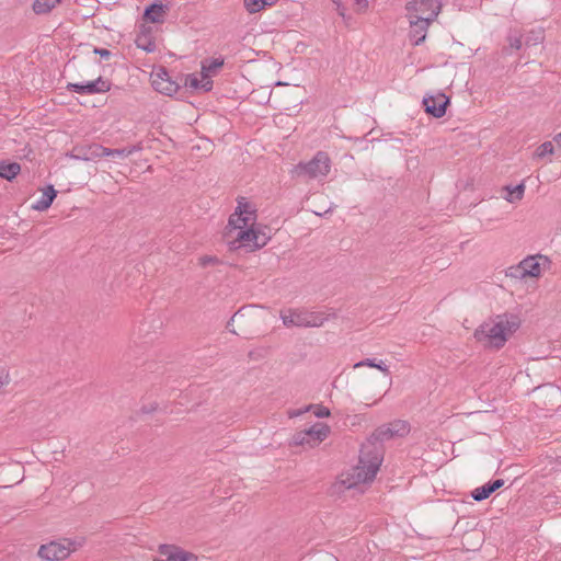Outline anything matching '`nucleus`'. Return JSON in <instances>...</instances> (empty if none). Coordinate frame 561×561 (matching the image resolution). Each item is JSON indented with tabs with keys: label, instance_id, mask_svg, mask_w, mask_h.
Here are the masks:
<instances>
[{
	"label": "nucleus",
	"instance_id": "37998d69",
	"mask_svg": "<svg viewBox=\"0 0 561 561\" xmlns=\"http://www.w3.org/2000/svg\"><path fill=\"white\" fill-rule=\"evenodd\" d=\"M218 262V259L216 256H203L201 257V265L202 266H207V265H210V264H215Z\"/></svg>",
	"mask_w": 561,
	"mask_h": 561
},
{
	"label": "nucleus",
	"instance_id": "9d476101",
	"mask_svg": "<svg viewBox=\"0 0 561 561\" xmlns=\"http://www.w3.org/2000/svg\"><path fill=\"white\" fill-rule=\"evenodd\" d=\"M105 147L100 144H89L76 146L73 148L71 157L78 160L92 161L99 158H103Z\"/></svg>",
	"mask_w": 561,
	"mask_h": 561
},
{
	"label": "nucleus",
	"instance_id": "9b49d317",
	"mask_svg": "<svg viewBox=\"0 0 561 561\" xmlns=\"http://www.w3.org/2000/svg\"><path fill=\"white\" fill-rule=\"evenodd\" d=\"M159 553L167 558L165 561H197V557L174 545H161Z\"/></svg>",
	"mask_w": 561,
	"mask_h": 561
},
{
	"label": "nucleus",
	"instance_id": "0eeeda50",
	"mask_svg": "<svg viewBox=\"0 0 561 561\" xmlns=\"http://www.w3.org/2000/svg\"><path fill=\"white\" fill-rule=\"evenodd\" d=\"M75 549V545L71 541H51L39 547L38 557L47 561H59L66 559Z\"/></svg>",
	"mask_w": 561,
	"mask_h": 561
},
{
	"label": "nucleus",
	"instance_id": "b1692460",
	"mask_svg": "<svg viewBox=\"0 0 561 561\" xmlns=\"http://www.w3.org/2000/svg\"><path fill=\"white\" fill-rule=\"evenodd\" d=\"M152 85H153L154 90H157L158 92L163 93L165 95H170V96L175 94L180 89L179 83L173 80L164 83L158 79H152Z\"/></svg>",
	"mask_w": 561,
	"mask_h": 561
},
{
	"label": "nucleus",
	"instance_id": "49530a36",
	"mask_svg": "<svg viewBox=\"0 0 561 561\" xmlns=\"http://www.w3.org/2000/svg\"><path fill=\"white\" fill-rule=\"evenodd\" d=\"M553 140L558 144V146H561V133L558 134Z\"/></svg>",
	"mask_w": 561,
	"mask_h": 561
},
{
	"label": "nucleus",
	"instance_id": "c9c22d12",
	"mask_svg": "<svg viewBox=\"0 0 561 561\" xmlns=\"http://www.w3.org/2000/svg\"><path fill=\"white\" fill-rule=\"evenodd\" d=\"M11 381L10 371L7 367L0 366V388L9 385Z\"/></svg>",
	"mask_w": 561,
	"mask_h": 561
},
{
	"label": "nucleus",
	"instance_id": "4be33fe9",
	"mask_svg": "<svg viewBox=\"0 0 561 561\" xmlns=\"http://www.w3.org/2000/svg\"><path fill=\"white\" fill-rule=\"evenodd\" d=\"M21 171V165L18 162H0V178L8 181L13 180Z\"/></svg>",
	"mask_w": 561,
	"mask_h": 561
},
{
	"label": "nucleus",
	"instance_id": "423d86ee",
	"mask_svg": "<svg viewBox=\"0 0 561 561\" xmlns=\"http://www.w3.org/2000/svg\"><path fill=\"white\" fill-rule=\"evenodd\" d=\"M300 173H305L310 178H324L331 169V160L327 152L318 151L316 156L307 163L298 165Z\"/></svg>",
	"mask_w": 561,
	"mask_h": 561
},
{
	"label": "nucleus",
	"instance_id": "6e6552de",
	"mask_svg": "<svg viewBox=\"0 0 561 561\" xmlns=\"http://www.w3.org/2000/svg\"><path fill=\"white\" fill-rule=\"evenodd\" d=\"M67 89L68 91L78 94L93 95L110 91L111 83L102 77H99L96 80L88 81L85 83H68Z\"/></svg>",
	"mask_w": 561,
	"mask_h": 561
},
{
	"label": "nucleus",
	"instance_id": "20e7f679",
	"mask_svg": "<svg viewBox=\"0 0 561 561\" xmlns=\"http://www.w3.org/2000/svg\"><path fill=\"white\" fill-rule=\"evenodd\" d=\"M255 209L244 202V198L238 202V206L233 214L230 215L227 229L228 233L232 231H240L248 228L255 220Z\"/></svg>",
	"mask_w": 561,
	"mask_h": 561
},
{
	"label": "nucleus",
	"instance_id": "ddd939ff",
	"mask_svg": "<svg viewBox=\"0 0 561 561\" xmlns=\"http://www.w3.org/2000/svg\"><path fill=\"white\" fill-rule=\"evenodd\" d=\"M503 485H504V480H502V479L490 481V482L474 489L472 491L471 495H472L473 500L480 502V501L488 499L493 492H495Z\"/></svg>",
	"mask_w": 561,
	"mask_h": 561
},
{
	"label": "nucleus",
	"instance_id": "f3484780",
	"mask_svg": "<svg viewBox=\"0 0 561 561\" xmlns=\"http://www.w3.org/2000/svg\"><path fill=\"white\" fill-rule=\"evenodd\" d=\"M57 196V191L53 185H47L41 198L32 206L33 209L44 211L50 207Z\"/></svg>",
	"mask_w": 561,
	"mask_h": 561
},
{
	"label": "nucleus",
	"instance_id": "39448f33",
	"mask_svg": "<svg viewBox=\"0 0 561 561\" xmlns=\"http://www.w3.org/2000/svg\"><path fill=\"white\" fill-rule=\"evenodd\" d=\"M410 19L428 18L433 22L442 9L440 0H413L407 5Z\"/></svg>",
	"mask_w": 561,
	"mask_h": 561
},
{
	"label": "nucleus",
	"instance_id": "dca6fc26",
	"mask_svg": "<svg viewBox=\"0 0 561 561\" xmlns=\"http://www.w3.org/2000/svg\"><path fill=\"white\" fill-rule=\"evenodd\" d=\"M411 431V426L408 421L393 420L388 422V439L394 437H404Z\"/></svg>",
	"mask_w": 561,
	"mask_h": 561
},
{
	"label": "nucleus",
	"instance_id": "f257e3e1",
	"mask_svg": "<svg viewBox=\"0 0 561 561\" xmlns=\"http://www.w3.org/2000/svg\"><path fill=\"white\" fill-rule=\"evenodd\" d=\"M381 434H383V432L381 427H379L377 434H374L367 443L363 444L358 465L341 473L339 480L333 485L335 492H343L351 489H360V492H363L362 485L375 479L383 460L382 449L377 446Z\"/></svg>",
	"mask_w": 561,
	"mask_h": 561
},
{
	"label": "nucleus",
	"instance_id": "a211bd4d",
	"mask_svg": "<svg viewBox=\"0 0 561 561\" xmlns=\"http://www.w3.org/2000/svg\"><path fill=\"white\" fill-rule=\"evenodd\" d=\"M135 43L138 48L147 53H152L157 48L156 42L151 38L149 31L145 26L137 34Z\"/></svg>",
	"mask_w": 561,
	"mask_h": 561
},
{
	"label": "nucleus",
	"instance_id": "5701e85b",
	"mask_svg": "<svg viewBox=\"0 0 561 561\" xmlns=\"http://www.w3.org/2000/svg\"><path fill=\"white\" fill-rule=\"evenodd\" d=\"M525 184L522 182L519 184H517L516 186L512 187V186H505L503 188V191L506 192V194L504 195V198L508 202V203H516V202H519L523 199L524 197V194H525Z\"/></svg>",
	"mask_w": 561,
	"mask_h": 561
},
{
	"label": "nucleus",
	"instance_id": "a19ab883",
	"mask_svg": "<svg viewBox=\"0 0 561 561\" xmlns=\"http://www.w3.org/2000/svg\"><path fill=\"white\" fill-rule=\"evenodd\" d=\"M243 313H242V309H239L232 317L231 319L228 321L227 323V329L231 332V333H236L234 329H233V321L236 318L238 317H242Z\"/></svg>",
	"mask_w": 561,
	"mask_h": 561
},
{
	"label": "nucleus",
	"instance_id": "a18cd8bd",
	"mask_svg": "<svg viewBox=\"0 0 561 561\" xmlns=\"http://www.w3.org/2000/svg\"><path fill=\"white\" fill-rule=\"evenodd\" d=\"M335 3L337 4V11H339L340 15L344 16V11H343L344 8H342L341 3H339V2H335Z\"/></svg>",
	"mask_w": 561,
	"mask_h": 561
},
{
	"label": "nucleus",
	"instance_id": "aec40b11",
	"mask_svg": "<svg viewBox=\"0 0 561 561\" xmlns=\"http://www.w3.org/2000/svg\"><path fill=\"white\" fill-rule=\"evenodd\" d=\"M141 145L128 146L119 149H110L105 147L104 157L125 159L131 156L134 152L141 150Z\"/></svg>",
	"mask_w": 561,
	"mask_h": 561
},
{
	"label": "nucleus",
	"instance_id": "79ce46f5",
	"mask_svg": "<svg viewBox=\"0 0 561 561\" xmlns=\"http://www.w3.org/2000/svg\"><path fill=\"white\" fill-rule=\"evenodd\" d=\"M93 53L105 59L110 58V56L112 55V53L108 49L99 47H95L93 49Z\"/></svg>",
	"mask_w": 561,
	"mask_h": 561
},
{
	"label": "nucleus",
	"instance_id": "c756f323",
	"mask_svg": "<svg viewBox=\"0 0 561 561\" xmlns=\"http://www.w3.org/2000/svg\"><path fill=\"white\" fill-rule=\"evenodd\" d=\"M293 444L296 446H309L310 447V437L307 430L299 431L293 436Z\"/></svg>",
	"mask_w": 561,
	"mask_h": 561
},
{
	"label": "nucleus",
	"instance_id": "2eb2a0df",
	"mask_svg": "<svg viewBox=\"0 0 561 561\" xmlns=\"http://www.w3.org/2000/svg\"><path fill=\"white\" fill-rule=\"evenodd\" d=\"M169 11V7L162 3L150 4L144 13V18L151 23H161Z\"/></svg>",
	"mask_w": 561,
	"mask_h": 561
},
{
	"label": "nucleus",
	"instance_id": "cd10ccee",
	"mask_svg": "<svg viewBox=\"0 0 561 561\" xmlns=\"http://www.w3.org/2000/svg\"><path fill=\"white\" fill-rule=\"evenodd\" d=\"M545 39V34L542 28L531 30L525 39V44L529 45H538L542 43Z\"/></svg>",
	"mask_w": 561,
	"mask_h": 561
},
{
	"label": "nucleus",
	"instance_id": "c85d7f7f",
	"mask_svg": "<svg viewBox=\"0 0 561 561\" xmlns=\"http://www.w3.org/2000/svg\"><path fill=\"white\" fill-rule=\"evenodd\" d=\"M364 366L374 367V368H377V369H379L381 371H386L385 363L381 359L366 358L364 360H360V362L356 363L354 365V368L364 367Z\"/></svg>",
	"mask_w": 561,
	"mask_h": 561
},
{
	"label": "nucleus",
	"instance_id": "f03ea898",
	"mask_svg": "<svg viewBox=\"0 0 561 561\" xmlns=\"http://www.w3.org/2000/svg\"><path fill=\"white\" fill-rule=\"evenodd\" d=\"M520 325V320L515 314H500L492 322L481 324L474 332V337L488 346L502 347Z\"/></svg>",
	"mask_w": 561,
	"mask_h": 561
},
{
	"label": "nucleus",
	"instance_id": "4468645a",
	"mask_svg": "<svg viewBox=\"0 0 561 561\" xmlns=\"http://www.w3.org/2000/svg\"><path fill=\"white\" fill-rule=\"evenodd\" d=\"M310 437V447H314L323 442L330 434V426L318 422L307 430Z\"/></svg>",
	"mask_w": 561,
	"mask_h": 561
},
{
	"label": "nucleus",
	"instance_id": "f8f14e48",
	"mask_svg": "<svg viewBox=\"0 0 561 561\" xmlns=\"http://www.w3.org/2000/svg\"><path fill=\"white\" fill-rule=\"evenodd\" d=\"M432 22H428V18L422 16L419 19H410V39L412 45L417 46L423 43L426 38V32Z\"/></svg>",
	"mask_w": 561,
	"mask_h": 561
},
{
	"label": "nucleus",
	"instance_id": "393cba45",
	"mask_svg": "<svg viewBox=\"0 0 561 561\" xmlns=\"http://www.w3.org/2000/svg\"><path fill=\"white\" fill-rule=\"evenodd\" d=\"M224 58H210L202 61L201 75L215 76L219 68L224 66Z\"/></svg>",
	"mask_w": 561,
	"mask_h": 561
},
{
	"label": "nucleus",
	"instance_id": "f704fd0d",
	"mask_svg": "<svg viewBox=\"0 0 561 561\" xmlns=\"http://www.w3.org/2000/svg\"><path fill=\"white\" fill-rule=\"evenodd\" d=\"M202 78L199 79V83H201V90H203L204 92H208L213 89V80H211V76H208V75H201Z\"/></svg>",
	"mask_w": 561,
	"mask_h": 561
},
{
	"label": "nucleus",
	"instance_id": "7c9ffc66",
	"mask_svg": "<svg viewBox=\"0 0 561 561\" xmlns=\"http://www.w3.org/2000/svg\"><path fill=\"white\" fill-rule=\"evenodd\" d=\"M506 276L515 279H524L526 276L522 262L517 265L510 266L506 271Z\"/></svg>",
	"mask_w": 561,
	"mask_h": 561
},
{
	"label": "nucleus",
	"instance_id": "4c0bfd02",
	"mask_svg": "<svg viewBox=\"0 0 561 561\" xmlns=\"http://www.w3.org/2000/svg\"><path fill=\"white\" fill-rule=\"evenodd\" d=\"M153 79H158L164 83L172 80L170 77V73L168 72V70L165 68L159 69V71H157L154 73Z\"/></svg>",
	"mask_w": 561,
	"mask_h": 561
},
{
	"label": "nucleus",
	"instance_id": "58836bf2",
	"mask_svg": "<svg viewBox=\"0 0 561 561\" xmlns=\"http://www.w3.org/2000/svg\"><path fill=\"white\" fill-rule=\"evenodd\" d=\"M313 414L317 417H328L330 416V410L323 405H313Z\"/></svg>",
	"mask_w": 561,
	"mask_h": 561
},
{
	"label": "nucleus",
	"instance_id": "7ed1b4c3",
	"mask_svg": "<svg viewBox=\"0 0 561 561\" xmlns=\"http://www.w3.org/2000/svg\"><path fill=\"white\" fill-rule=\"evenodd\" d=\"M330 317H335V314H325L323 312L304 309H288L280 312L283 324L287 328H319L322 327Z\"/></svg>",
	"mask_w": 561,
	"mask_h": 561
},
{
	"label": "nucleus",
	"instance_id": "6ab92c4d",
	"mask_svg": "<svg viewBox=\"0 0 561 561\" xmlns=\"http://www.w3.org/2000/svg\"><path fill=\"white\" fill-rule=\"evenodd\" d=\"M255 239V229L254 228H245L237 232L234 237V243H238V247H243L250 250H254L253 241Z\"/></svg>",
	"mask_w": 561,
	"mask_h": 561
},
{
	"label": "nucleus",
	"instance_id": "bb28decb",
	"mask_svg": "<svg viewBox=\"0 0 561 561\" xmlns=\"http://www.w3.org/2000/svg\"><path fill=\"white\" fill-rule=\"evenodd\" d=\"M277 0H243L244 8L249 13H256L267 7H272Z\"/></svg>",
	"mask_w": 561,
	"mask_h": 561
},
{
	"label": "nucleus",
	"instance_id": "72a5a7b5",
	"mask_svg": "<svg viewBox=\"0 0 561 561\" xmlns=\"http://www.w3.org/2000/svg\"><path fill=\"white\" fill-rule=\"evenodd\" d=\"M553 150H554V148H553L552 142L546 141L537 148L536 156L538 158H543L547 154H552Z\"/></svg>",
	"mask_w": 561,
	"mask_h": 561
},
{
	"label": "nucleus",
	"instance_id": "1a4fd4ad",
	"mask_svg": "<svg viewBox=\"0 0 561 561\" xmlns=\"http://www.w3.org/2000/svg\"><path fill=\"white\" fill-rule=\"evenodd\" d=\"M448 104L449 98L446 96L444 93H438L437 95H430L423 99L425 112L436 118H440L445 115Z\"/></svg>",
	"mask_w": 561,
	"mask_h": 561
},
{
	"label": "nucleus",
	"instance_id": "e433bc0d",
	"mask_svg": "<svg viewBox=\"0 0 561 561\" xmlns=\"http://www.w3.org/2000/svg\"><path fill=\"white\" fill-rule=\"evenodd\" d=\"M184 83L192 89H201L199 79L194 75H187Z\"/></svg>",
	"mask_w": 561,
	"mask_h": 561
},
{
	"label": "nucleus",
	"instance_id": "c03bdc74",
	"mask_svg": "<svg viewBox=\"0 0 561 561\" xmlns=\"http://www.w3.org/2000/svg\"><path fill=\"white\" fill-rule=\"evenodd\" d=\"M359 9H366L368 7L367 0H355Z\"/></svg>",
	"mask_w": 561,
	"mask_h": 561
},
{
	"label": "nucleus",
	"instance_id": "412c9836",
	"mask_svg": "<svg viewBox=\"0 0 561 561\" xmlns=\"http://www.w3.org/2000/svg\"><path fill=\"white\" fill-rule=\"evenodd\" d=\"M62 0H34L32 9L35 14L43 15L49 13L55 9Z\"/></svg>",
	"mask_w": 561,
	"mask_h": 561
},
{
	"label": "nucleus",
	"instance_id": "473e14b6",
	"mask_svg": "<svg viewBox=\"0 0 561 561\" xmlns=\"http://www.w3.org/2000/svg\"><path fill=\"white\" fill-rule=\"evenodd\" d=\"M268 240L270 237L265 232L255 229L254 250L263 248Z\"/></svg>",
	"mask_w": 561,
	"mask_h": 561
},
{
	"label": "nucleus",
	"instance_id": "de8ad7c7",
	"mask_svg": "<svg viewBox=\"0 0 561 561\" xmlns=\"http://www.w3.org/2000/svg\"><path fill=\"white\" fill-rule=\"evenodd\" d=\"M154 409H156V408L146 409V408L144 407V408H142V411H144L145 413H149V412L153 411Z\"/></svg>",
	"mask_w": 561,
	"mask_h": 561
},
{
	"label": "nucleus",
	"instance_id": "a878e982",
	"mask_svg": "<svg viewBox=\"0 0 561 561\" xmlns=\"http://www.w3.org/2000/svg\"><path fill=\"white\" fill-rule=\"evenodd\" d=\"M520 262L524 267L526 276L538 277L540 275V264L535 256H528Z\"/></svg>",
	"mask_w": 561,
	"mask_h": 561
},
{
	"label": "nucleus",
	"instance_id": "ea45409f",
	"mask_svg": "<svg viewBox=\"0 0 561 561\" xmlns=\"http://www.w3.org/2000/svg\"><path fill=\"white\" fill-rule=\"evenodd\" d=\"M311 408H313V405H312V404L307 405V407H306V408H304V409L289 410V411H288V416H289L290 419H293V417H297V416H300V415H301V414H304L305 412H307V411L311 410Z\"/></svg>",
	"mask_w": 561,
	"mask_h": 561
},
{
	"label": "nucleus",
	"instance_id": "2f4dec72",
	"mask_svg": "<svg viewBox=\"0 0 561 561\" xmlns=\"http://www.w3.org/2000/svg\"><path fill=\"white\" fill-rule=\"evenodd\" d=\"M522 37L523 36L518 31H516V30L511 31L507 36L510 46L515 49H520L522 45H523Z\"/></svg>",
	"mask_w": 561,
	"mask_h": 561
}]
</instances>
